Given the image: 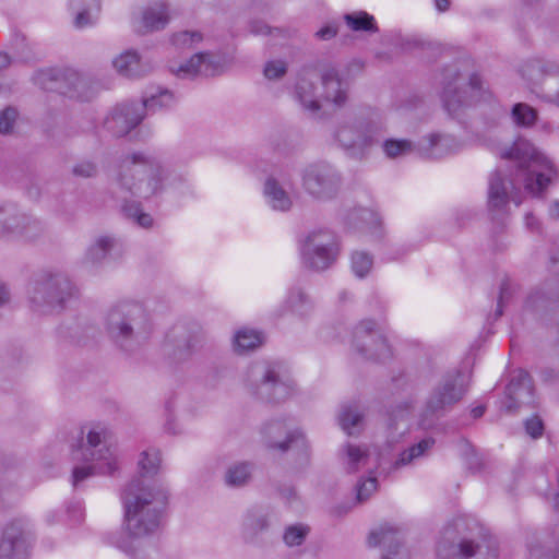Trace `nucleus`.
<instances>
[{"mask_svg": "<svg viewBox=\"0 0 559 559\" xmlns=\"http://www.w3.org/2000/svg\"><path fill=\"white\" fill-rule=\"evenodd\" d=\"M72 522L76 521L79 523L83 522L85 513H84V507L81 501H72Z\"/></svg>", "mask_w": 559, "mask_h": 559, "instance_id": "obj_54", "label": "nucleus"}, {"mask_svg": "<svg viewBox=\"0 0 559 559\" xmlns=\"http://www.w3.org/2000/svg\"><path fill=\"white\" fill-rule=\"evenodd\" d=\"M436 8L438 11L443 12L449 8V0H435Z\"/></svg>", "mask_w": 559, "mask_h": 559, "instance_id": "obj_60", "label": "nucleus"}, {"mask_svg": "<svg viewBox=\"0 0 559 559\" xmlns=\"http://www.w3.org/2000/svg\"><path fill=\"white\" fill-rule=\"evenodd\" d=\"M121 500L126 531L122 536H110L109 543L133 557L140 539L159 527L167 504V492L163 488L153 491L141 479H135L124 489Z\"/></svg>", "mask_w": 559, "mask_h": 559, "instance_id": "obj_1", "label": "nucleus"}, {"mask_svg": "<svg viewBox=\"0 0 559 559\" xmlns=\"http://www.w3.org/2000/svg\"><path fill=\"white\" fill-rule=\"evenodd\" d=\"M19 112L13 107H7L0 111V134H11L14 130Z\"/></svg>", "mask_w": 559, "mask_h": 559, "instance_id": "obj_45", "label": "nucleus"}, {"mask_svg": "<svg viewBox=\"0 0 559 559\" xmlns=\"http://www.w3.org/2000/svg\"><path fill=\"white\" fill-rule=\"evenodd\" d=\"M251 471L252 466L249 463L234 464L227 469L225 481L228 486H242L249 480Z\"/></svg>", "mask_w": 559, "mask_h": 559, "instance_id": "obj_37", "label": "nucleus"}, {"mask_svg": "<svg viewBox=\"0 0 559 559\" xmlns=\"http://www.w3.org/2000/svg\"><path fill=\"white\" fill-rule=\"evenodd\" d=\"M308 534V527L301 524L292 525L284 533V542L288 546H299Z\"/></svg>", "mask_w": 559, "mask_h": 559, "instance_id": "obj_44", "label": "nucleus"}, {"mask_svg": "<svg viewBox=\"0 0 559 559\" xmlns=\"http://www.w3.org/2000/svg\"><path fill=\"white\" fill-rule=\"evenodd\" d=\"M361 418L362 415L357 412L356 407L344 405L338 415V423L347 435H353V429L359 425Z\"/></svg>", "mask_w": 559, "mask_h": 559, "instance_id": "obj_40", "label": "nucleus"}, {"mask_svg": "<svg viewBox=\"0 0 559 559\" xmlns=\"http://www.w3.org/2000/svg\"><path fill=\"white\" fill-rule=\"evenodd\" d=\"M254 372H262L263 378L258 386L257 394L269 402H280L293 392V381L287 368L282 362H273L267 366L258 365Z\"/></svg>", "mask_w": 559, "mask_h": 559, "instance_id": "obj_11", "label": "nucleus"}, {"mask_svg": "<svg viewBox=\"0 0 559 559\" xmlns=\"http://www.w3.org/2000/svg\"><path fill=\"white\" fill-rule=\"evenodd\" d=\"M160 465V453L156 449H148L141 453L139 468L143 476L155 475Z\"/></svg>", "mask_w": 559, "mask_h": 559, "instance_id": "obj_39", "label": "nucleus"}, {"mask_svg": "<svg viewBox=\"0 0 559 559\" xmlns=\"http://www.w3.org/2000/svg\"><path fill=\"white\" fill-rule=\"evenodd\" d=\"M163 171L160 163L155 157L140 152L127 155L119 164L116 180L119 187L118 198L123 202L121 210L142 227L152 226L153 219L151 215L141 211L139 203H129L128 194L148 198L157 193Z\"/></svg>", "mask_w": 559, "mask_h": 559, "instance_id": "obj_2", "label": "nucleus"}, {"mask_svg": "<svg viewBox=\"0 0 559 559\" xmlns=\"http://www.w3.org/2000/svg\"><path fill=\"white\" fill-rule=\"evenodd\" d=\"M349 68H340L333 64L321 70L323 93L321 97L336 106H342L347 99Z\"/></svg>", "mask_w": 559, "mask_h": 559, "instance_id": "obj_16", "label": "nucleus"}, {"mask_svg": "<svg viewBox=\"0 0 559 559\" xmlns=\"http://www.w3.org/2000/svg\"><path fill=\"white\" fill-rule=\"evenodd\" d=\"M224 60L211 53H195L187 62L170 67V70L182 79L194 78L197 75L213 76L219 74L224 69Z\"/></svg>", "mask_w": 559, "mask_h": 559, "instance_id": "obj_20", "label": "nucleus"}, {"mask_svg": "<svg viewBox=\"0 0 559 559\" xmlns=\"http://www.w3.org/2000/svg\"><path fill=\"white\" fill-rule=\"evenodd\" d=\"M435 445V439L431 437L424 438L418 443L403 451L394 463V468L409 465L416 460L423 457Z\"/></svg>", "mask_w": 559, "mask_h": 559, "instance_id": "obj_32", "label": "nucleus"}, {"mask_svg": "<svg viewBox=\"0 0 559 559\" xmlns=\"http://www.w3.org/2000/svg\"><path fill=\"white\" fill-rule=\"evenodd\" d=\"M353 344L365 357L381 360L391 354L385 338L376 331L371 320L361 321L354 331Z\"/></svg>", "mask_w": 559, "mask_h": 559, "instance_id": "obj_14", "label": "nucleus"}, {"mask_svg": "<svg viewBox=\"0 0 559 559\" xmlns=\"http://www.w3.org/2000/svg\"><path fill=\"white\" fill-rule=\"evenodd\" d=\"M106 330L116 345L131 352L148 338L152 325L140 304L123 301L108 312Z\"/></svg>", "mask_w": 559, "mask_h": 559, "instance_id": "obj_4", "label": "nucleus"}, {"mask_svg": "<svg viewBox=\"0 0 559 559\" xmlns=\"http://www.w3.org/2000/svg\"><path fill=\"white\" fill-rule=\"evenodd\" d=\"M87 427L80 430V445L78 449L72 448V462L83 461V466L74 465L72 468V485L76 486L85 478L96 473L112 474L117 468L116 459L109 449H98L105 433L99 426L87 430L86 442L83 441V435Z\"/></svg>", "mask_w": 559, "mask_h": 559, "instance_id": "obj_5", "label": "nucleus"}, {"mask_svg": "<svg viewBox=\"0 0 559 559\" xmlns=\"http://www.w3.org/2000/svg\"><path fill=\"white\" fill-rule=\"evenodd\" d=\"M528 556L530 559H559V550L546 552L539 543H532L528 545Z\"/></svg>", "mask_w": 559, "mask_h": 559, "instance_id": "obj_49", "label": "nucleus"}, {"mask_svg": "<svg viewBox=\"0 0 559 559\" xmlns=\"http://www.w3.org/2000/svg\"><path fill=\"white\" fill-rule=\"evenodd\" d=\"M312 309L311 300L305 295L300 288H293L281 308L278 316L292 313L297 317H305Z\"/></svg>", "mask_w": 559, "mask_h": 559, "instance_id": "obj_29", "label": "nucleus"}, {"mask_svg": "<svg viewBox=\"0 0 559 559\" xmlns=\"http://www.w3.org/2000/svg\"><path fill=\"white\" fill-rule=\"evenodd\" d=\"M259 528H263L265 526V523L263 520L259 521L258 525Z\"/></svg>", "mask_w": 559, "mask_h": 559, "instance_id": "obj_63", "label": "nucleus"}, {"mask_svg": "<svg viewBox=\"0 0 559 559\" xmlns=\"http://www.w3.org/2000/svg\"><path fill=\"white\" fill-rule=\"evenodd\" d=\"M115 70L124 78H140L150 71L151 66L143 61L136 50L128 49L112 60Z\"/></svg>", "mask_w": 559, "mask_h": 559, "instance_id": "obj_26", "label": "nucleus"}, {"mask_svg": "<svg viewBox=\"0 0 559 559\" xmlns=\"http://www.w3.org/2000/svg\"><path fill=\"white\" fill-rule=\"evenodd\" d=\"M312 76L308 71L300 75L296 84V96L305 109L316 112L320 109V104L313 93Z\"/></svg>", "mask_w": 559, "mask_h": 559, "instance_id": "obj_30", "label": "nucleus"}, {"mask_svg": "<svg viewBox=\"0 0 559 559\" xmlns=\"http://www.w3.org/2000/svg\"><path fill=\"white\" fill-rule=\"evenodd\" d=\"M74 175L82 177H91L96 173L95 165L91 162H82L72 169Z\"/></svg>", "mask_w": 559, "mask_h": 559, "instance_id": "obj_52", "label": "nucleus"}, {"mask_svg": "<svg viewBox=\"0 0 559 559\" xmlns=\"http://www.w3.org/2000/svg\"><path fill=\"white\" fill-rule=\"evenodd\" d=\"M36 227L37 224L27 215L20 213L14 205L8 204L0 207V235L9 233L28 236L29 230Z\"/></svg>", "mask_w": 559, "mask_h": 559, "instance_id": "obj_24", "label": "nucleus"}, {"mask_svg": "<svg viewBox=\"0 0 559 559\" xmlns=\"http://www.w3.org/2000/svg\"><path fill=\"white\" fill-rule=\"evenodd\" d=\"M382 136L381 126L372 120L344 121L335 131V139L349 155L362 157Z\"/></svg>", "mask_w": 559, "mask_h": 559, "instance_id": "obj_9", "label": "nucleus"}, {"mask_svg": "<svg viewBox=\"0 0 559 559\" xmlns=\"http://www.w3.org/2000/svg\"><path fill=\"white\" fill-rule=\"evenodd\" d=\"M485 414V406L483 405H479V406H476L474 407L472 411H471V415L473 416V418H480L483 415Z\"/></svg>", "mask_w": 559, "mask_h": 559, "instance_id": "obj_59", "label": "nucleus"}, {"mask_svg": "<svg viewBox=\"0 0 559 559\" xmlns=\"http://www.w3.org/2000/svg\"><path fill=\"white\" fill-rule=\"evenodd\" d=\"M336 33H337V31H336L335 26L326 25V26L320 28L316 33V36L322 40H329V39L333 38L336 35Z\"/></svg>", "mask_w": 559, "mask_h": 559, "instance_id": "obj_55", "label": "nucleus"}, {"mask_svg": "<svg viewBox=\"0 0 559 559\" xmlns=\"http://www.w3.org/2000/svg\"><path fill=\"white\" fill-rule=\"evenodd\" d=\"M371 547L381 546L384 550L381 559H409L408 551L401 545V532L389 525L372 531L368 538Z\"/></svg>", "mask_w": 559, "mask_h": 559, "instance_id": "obj_21", "label": "nucleus"}, {"mask_svg": "<svg viewBox=\"0 0 559 559\" xmlns=\"http://www.w3.org/2000/svg\"><path fill=\"white\" fill-rule=\"evenodd\" d=\"M515 183L502 177L499 170L493 171L489 177L488 183V209L493 217L507 213V206L512 200L516 206L522 203L518 197Z\"/></svg>", "mask_w": 559, "mask_h": 559, "instance_id": "obj_15", "label": "nucleus"}, {"mask_svg": "<svg viewBox=\"0 0 559 559\" xmlns=\"http://www.w3.org/2000/svg\"><path fill=\"white\" fill-rule=\"evenodd\" d=\"M287 66L282 60H272L266 62L264 67V75L269 80H275L286 73Z\"/></svg>", "mask_w": 559, "mask_h": 559, "instance_id": "obj_48", "label": "nucleus"}, {"mask_svg": "<svg viewBox=\"0 0 559 559\" xmlns=\"http://www.w3.org/2000/svg\"><path fill=\"white\" fill-rule=\"evenodd\" d=\"M412 144L407 140H386L383 151L389 157H397L411 151Z\"/></svg>", "mask_w": 559, "mask_h": 559, "instance_id": "obj_46", "label": "nucleus"}, {"mask_svg": "<svg viewBox=\"0 0 559 559\" xmlns=\"http://www.w3.org/2000/svg\"><path fill=\"white\" fill-rule=\"evenodd\" d=\"M95 93L93 82L86 76L72 72V99L88 100Z\"/></svg>", "mask_w": 559, "mask_h": 559, "instance_id": "obj_38", "label": "nucleus"}, {"mask_svg": "<svg viewBox=\"0 0 559 559\" xmlns=\"http://www.w3.org/2000/svg\"><path fill=\"white\" fill-rule=\"evenodd\" d=\"M70 282L66 273H48L28 289V298L34 311L55 314L67 307Z\"/></svg>", "mask_w": 559, "mask_h": 559, "instance_id": "obj_7", "label": "nucleus"}, {"mask_svg": "<svg viewBox=\"0 0 559 559\" xmlns=\"http://www.w3.org/2000/svg\"><path fill=\"white\" fill-rule=\"evenodd\" d=\"M288 426L282 420H275L266 424L262 429V435L266 440L269 448L286 451L305 450L307 441L300 431H287Z\"/></svg>", "mask_w": 559, "mask_h": 559, "instance_id": "obj_19", "label": "nucleus"}, {"mask_svg": "<svg viewBox=\"0 0 559 559\" xmlns=\"http://www.w3.org/2000/svg\"><path fill=\"white\" fill-rule=\"evenodd\" d=\"M372 257L364 251H355L352 254V270L357 277H365L372 266Z\"/></svg>", "mask_w": 559, "mask_h": 559, "instance_id": "obj_43", "label": "nucleus"}, {"mask_svg": "<svg viewBox=\"0 0 559 559\" xmlns=\"http://www.w3.org/2000/svg\"><path fill=\"white\" fill-rule=\"evenodd\" d=\"M348 27L355 32H377L374 17L365 11L346 14L344 16Z\"/></svg>", "mask_w": 559, "mask_h": 559, "instance_id": "obj_36", "label": "nucleus"}, {"mask_svg": "<svg viewBox=\"0 0 559 559\" xmlns=\"http://www.w3.org/2000/svg\"><path fill=\"white\" fill-rule=\"evenodd\" d=\"M203 36L200 32L183 31L173 36L171 43L177 49H191L200 44Z\"/></svg>", "mask_w": 559, "mask_h": 559, "instance_id": "obj_42", "label": "nucleus"}, {"mask_svg": "<svg viewBox=\"0 0 559 559\" xmlns=\"http://www.w3.org/2000/svg\"><path fill=\"white\" fill-rule=\"evenodd\" d=\"M29 542L21 521L9 523L0 538V559H27Z\"/></svg>", "mask_w": 559, "mask_h": 559, "instance_id": "obj_18", "label": "nucleus"}, {"mask_svg": "<svg viewBox=\"0 0 559 559\" xmlns=\"http://www.w3.org/2000/svg\"><path fill=\"white\" fill-rule=\"evenodd\" d=\"M556 100H557V103H558V105H559V94L557 95V99H556Z\"/></svg>", "mask_w": 559, "mask_h": 559, "instance_id": "obj_64", "label": "nucleus"}, {"mask_svg": "<svg viewBox=\"0 0 559 559\" xmlns=\"http://www.w3.org/2000/svg\"><path fill=\"white\" fill-rule=\"evenodd\" d=\"M169 22L167 3L163 0L154 1L133 15V25L138 32H152L163 29Z\"/></svg>", "mask_w": 559, "mask_h": 559, "instance_id": "obj_23", "label": "nucleus"}, {"mask_svg": "<svg viewBox=\"0 0 559 559\" xmlns=\"http://www.w3.org/2000/svg\"><path fill=\"white\" fill-rule=\"evenodd\" d=\"M511 115L514 123L521 127L532 126L537 118L535 109L523 103L515 104Z\"/></svg>", "mask_w": 559, "mask_h": 559, "instance_id": "obj_41", "label": "nucleus"}, {"mask_svg": "<svg viewBox=\"0 0 559 559\" xmlns=\"http://www.w3.org/2000/svg\"><path fill=\"white\" fill-rule=\"evenodd\" d=\"M549 215L552 218H559V200H555L554 202H551L549 206Z\"/></svg>", "mask_w": 559, "mask_h": 559, "instance_id": "obj_57", "label": "nucleus"}, {"mask_svg": "<svg viewBox=\"0 0 559 559\" xmlns=\"http://www.w3.org/2000/svg\"><path fill=\"white\" fill-rule=\"evenodd\" d=\"M500 156L518 162L516 180L522 181L524 189L532 195L542 193L557 177L555 164L527 140H516L509 150L501 152Z\"/></svg>", "mask_w": 559, "mask_h": 559, "instance_id": "obj_3", "label": "nucleus"}, {"mask_svg": "<svg viewBox=\"0 0 559 559\" xmlns=\"http://www.w3.org/2000/svg\"><path fill=\"white\" fill-rule=\"evenodd\" d=\"M263 342V336L259 331L251 329H241L237 331L234 337V348L238 353L254 349Z\"/></svg>", "mask_w": 559, "mask_h": 559, "instance_id": "obj_34", "label": "nucleus"}, {"mask_svg": "<svg viewBox=\"0 0 559 559\" xmlns=\"http://www.w3.org/2000/svg\"><path fill=\"white\" fill-rule=\"evenodd\" d=\"M460 73L456 70L445 69L443 73L444 87L442 92V103L444 109L450 116H457L460 110L476 104L479 100L489 102L491 94L483 87V82L478 74H472L465 90L457 88L456 82Z\"/></svg>", "mask_w": 559, "mask_h": 559, "instance_id": "obj_8", "label": "nucleus"}, {"mask_svg": "<svg viewBox=\"0 0 559 559\" xmlns=\"http://www.w3.org/2000/svg\"><path fill=\"white\" fill-rule=\"evenodd\" d=\"M481 542L462 539L457 545L438 546L439 559H496L497 548L495 540L486 534H480Z\"/></svg>", "mask_w": 559, "mask_h": 559, "instance_id": "obj_12", "label": "nucleus"}, {"mask_svg": "<svg viewBox=\"0 0 559 559\" xmlns=\"http://www.w3.org/2000/svg\"><path fill=\"white\" fill-rule=\"evenodd\" d=\"M525 430L532 438H539L544 431V424L539 417L533 416L525 421Z\"/></svg>", "mask_w": 559, "mask_h": 559, "instance_id": "obj_50", "label": "nucleus"}, {"mask_svg": "<svg viewBox=\"0 0 559 559\" xmlns=\"http://www.w3.org/2000/svg\"><path fill=\"white\" fill-rule=\"evenodd\" d=\"M506 396L508 411L534 404V388L527 371L520 369L512 376L506 388Z\"/></svg>", "mask_w": 559, "mask_h": 559, "instance_id": "obj_22", "label": "nucleus"}, {"mask_svg": "<svg viewBox=\"0 0 559 559\" xmlns=\"http://www.w3.org/2000/svg\"><path fill=\"white\" fill-rule=\"evenodd\" d=\"M264 195L273 210L287 211L292 205V200L286 191L278 186L277 181L270 178L264 186Z\"/></svg>", "mask_w": 559, "mask_h": 559, "instance_id": "obj_31", "label": "nucleus"}, {"mask_svg": "<svg viewBox=\"0 0 559 559\" xmlns=\"http://www.w3.org/2000/svg\"><path fill=\"white\" fill-rule=\"evenodd\" d=\"M409 408L411 406L408 404L397 406V408L392 413L390 429L397 430L400 423L403 421L406 416H408Z\"/></svg>", "mask_w": 559, "mask_h": 559, "instance_id": "obj_51", "label": "nucleus"}, {"mask_svg": "<svg viewBox=\"0 0 559 559\" xmlns=\"http://www.w3.org/2000/svg\"><path fill=\"white\" fill-rule=\"evenodd\" d=\"M305 189L318 199L332 197L338 186L340 176L335 169L325 163H319L308 166L302 176Z\"/></svg>", "mask_w": 559, "mask_h": 559, "instance_id": "obj_13", "label": "nucleus"}, {"mask_svg": "<svg viewBox=\"0 0 559 559\" xmlns=\"http://www.w3.org/2000/svg\"><path fill=\"white\" fill-rule=\"evenodd\" d=\"M9 301V293L3 284L0 283V306Z\"/></svg>", "mask_w": 559, "mask_h": 559, "instance_id": "obj_58", "label": "nucleus"}, {"mask_svg": "<svg viewBox=\"0 0 559 559\" xmlns=\"http://www.w3.org/2000/svg\"><path fill=\"white\" fill-rule=\"evenodd\" d=\"M338 242L330 230L310 233L300 245L304 264L316 271L329 269L337 259Z\"/></svg>", "mask_w": 559, "mask_h": 559, "instance_id": "obj_10", "label": "nucleus"}, {"mask_svg": "<svg viewBox=\"0 0 559 559\" xmlns=\"http://www.w3.org/2000/svg\"><path fill=\"white\" fill-rule=\"evenodd\" d=\"M350 223L358 228L372 229L374 233L380 230V217L371 209L359 207L349 214Z\"/></svg>", "mask_w": 559, "mask_h": 559, "instance_id": "obj_33", "label": "nucleus"}, {"mask_svg": "<svg viewBox=\"0 0 559 559\" xmlns=\"http://www.w3.org/2000/svg\"><path fill=\"white\" fill-rule=\"evenodd\" d=\"M370 453L367 448L347 443L344 448L343 463L348 473H356L361 468H367L372 473L373 468L381 465L380 459L370 465Z\"/></svg>", "mask_w": 559, "mask_h": 559, "instance_id": "obj_27", "label": "nucleus"}, {"mask_svg": "<svg viewBox=\"0 0 559 559\" xmlns=\"http://www.w3.org/2000/svg\"><path fill=\"white\" fill-rule=\"evenodd\" d=\"M503 296H504V286L501 287L500 298H499V302H498V307H497V316H501L502 314V299H503Z\"/></svg>", "mask_w": 559, "mask_h": 559, "instance_id": "obj_62", "label": "nucleus"}, {"mask_svg": "<svg viewBox=\"0 0 559 559\" xmlns=\"http://www.w3.org/2000/svg\"><path fill=\"white\" fill-rule=\"evenodd\" d=\"M525 225L528 229L535 230L538 228V222L532 214H526L525 216Z\"/></svg>", "mask_w": 559, "mask_h": 559, "instance_id": "obj_56", "label": "nucleus"}, {"mask_svg": "<svg viewBox=\"0 0 559 559\" xmlns=\"http://www.w3.org/2000/svg\"><path fill=\"white\" fill-rule=\"evenodd\" d=\"M251 32L253 34H257V35H280L282 34V31L281 29H271L267 25L261 23V22H255L251 25Z\"/></svg>", "mask_w": 559, "mask_h": 559, "instance_id": "obj_53", "label": "nucleus"}, {"mask_svg": "<svg viewBox=\"0 0 559 559\" xmlns=\"http://www.w3.org/2000/svg\"><path fill=\"white\" fill-rule=\"evenodd\" d=\"M143 117V106L139 103H123L114 107L105 118L104 127L114 135L122 136L135 128Z\"/></svg>", "mask_w": 559, "mask_h": 559, "instance_id": "obj_17", "label": "nucleus"}, {"mask_svg": "<svg viewBox=\"0 0 559 559\" xmlns=\"http://www.w3.org/2000/svg\"><path fill=\"white\" fill-rule=\"evenodd\" d=\"M10 64V58L7 53L0 52V70L7 68Z\"/></svg>", "mask_w": 559, "mask_h": 559, "instance_id": "obj_61", "label": "nucleus"}, {"mask_svg": "<svg viewBox=\"0 0 559 559\" xmlns=\"http://www.w3.org/2000/svg\"><path fill=\"white\" fill-rule=\"evenodd\" d=\"M120 253V245L109 236L98 237L87 250V259L93 264H100L115 259Z\"/></svg>", "mask_w": 559, "mask_h": 559, "instance_id": "obj_28", "label": "nucleus"}, {"mask_svg": "<svg viewBox=\"0 0 559 559\" xmlns=\"http://www.w3.org/2000/svg\"><path fill=\"white\" fill-rule=\"evenodd\" d=\"M468 389V377L455 370L444 374L431 391L420 414L418 426L429 429L433 426L436 417L447 408L460 402Z\"/></svg>", "mask_w": 559, "mask_h": 559, "instance_id": "obj_6", "label": "nucleus"}, {"mask_svg": "<svg viewBox=\"0 0 559 559\" xmlns=\"http://www.w3.org/2000/svg\"><path fill=\"white\" fill-rule=\"evenodd\" d=\"M377 478L373 474L370 475L367 479L360 480L356 487L357 500L359 502L367 500L370 495L377 490Z\"/></svg>", "mask_w": 559, "mask_h": 559, "instance_id": "obj_47", "label": "nucleus"}, {"mask_svg": "<svg viewBox=\"0 0 559 559\" xmlns=\"http://www.w3.org/2000/svg\"><path fill=\"white\" fill-rule=\"evenodd\" d=\"M175 104V96L168 90H158V93L151 94L148 97H145L140 106H143V111H155L157 109L169 108Z\"/></svg>", "mask_w": 559, "mask_h": 559, "instance_id": "obj_35", "label": "nucleus"}, {"mask_svg": "<svg viewBox=\"0 0 559 559\" xmlns=\"http://www.w3.org/2000/svg\"><path fill=\"white\" fill-rule=\"evenodd\" d=\"M459 148L460 143L449 134L431 133L420 143V152L427 158H441Z\"/></svg>", "mask_w": 559, "mask_h": 559, "instance_id": "obj_25", "label": "nucleus"}]
</instances>
